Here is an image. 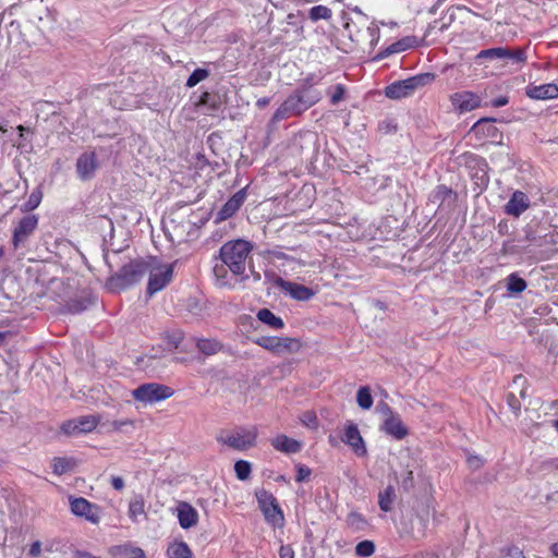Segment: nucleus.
I'll use <instances>...</instances> for the list:
<instances>
[{"instance_id": "obj_1", "label": "nucleus", "mask_w": 558, "mask_h": 558, "mask_svg": "<svg viewBox=\"0 0 558 558\" xmlns=\"http://www.w3.org/2000/svg\"><path fill=\"white\" fill-rule=\"evenodd\" d=\"M252 248L253 245L246 240H232L221 246L219 256L234 276H240L245 271V263Z\"/></svg>"}, {"instance_id": "obj_2", "label": "nucleus", "mask_w": 558, "mask_h": 558, "mask_svg": "<svg viewBox=\"0 0 558 558\" xmlns=\"http://www.w3.org/2000/svg\"><path fill=\"white\" fill-rule=\"evenodd\" d=\"M148 270V258L132 260L124 265L114 276H111L107 281V286L111 291L125 290L140 282L147 275Z\"/></svg>"}, {"instance_id": "obj_3", "label": "nucleus", "mask_w": 558, "mask_h": 558, "mask_svg": "<svg viewBox=\"0 0 558 558\" xmlns=\"http://www.w3.org/2000/svg\"><path fill=\"white\" fill-rule=\"evenodd\" d=\"M435 78L433 73H421L405 80L393 82L385 88L386 97L401 99L411 96L417 88L430 84Z\"/></svg>"}, {"instance_id": "obj_4", "label": "nucleus", "mask_w": 558, "mask_h": 558, "mask_svg": "<svg viewBox=\"0 0 558 558\" xmlns=\"http://www.w3.org/2000/svg\"><path fill=\"white\" fill-rule=\"evenodd\" d=\"M256 437L257 430L255 428L240 427L231 432H220L217 441L234 450L245 451L255 445Z\"/></svg>"}, {"instance_id": "obj_5", "label": "nucleus", "mask_w": 558, "mask_h": 558, "mask_svg": "<svg viewBox=\"0 0 558 558\" xmlns=\"http://www.w3.org/2000/svg\"><path fill=\"white\" fill-rule=\"evenodd\" d=\"M149 262V274L147 293L153 295L162 290L173 277V266L162 265L160 266L156 257H148Z\"/></svg>"}, {"instance_id": "obj_6", "label": "nucleus", "mask_w": 558, "mask_h": 558, "mask_svg": "<svg viewBox=\"0 0 558 558\" xmlns=\"http://www.w3.org/2000/svg\"><path fill=\"white\" fill-rule=\"evenodd\" d=\"M173 395V389L169 386L148 383L138 386L132 390V397L142 403H156L170 398Z\"/></svg>"}, {"instance_id": "obj_7", "label": "nucleus", "mask_w": 558, "mask_h": 558, "mask_svg": "<svg viewBox=\"0 0 558 558\" xmlns=\"http://www.w3.org/2000/svg\"><path fill=\"white\" fill-rule=\"evenodd\" d=\"M256 498L266 521L272 525H280L283 522V513L274 495L260 489L256 492Z\"/></svg>"}, {"instance_id": "obj_8", "label": "nucleus", "mask_w": 558, "mask_h": 558, "mask_svg": "<svg viewBox=\"0 0 558 558\" xmlns=\"http://www.w3.org/2000/svg\"><path fill=\"white\" fill-rule=\"evenodd\" d=\"M71 512L80 518H84L92 524H98L101 519V509L98 505L92 504L86 498L73 497L69 498Z\"/></svg>"}, {"instance_id": "obj_9", "label": "nucleus", "mask_w": 558, "mask_h": 558, "mask_svg": "<svg viewBox=\"0 0 558 558\" xmlns=\"http://www.w3.org/2000/svg\"><path fill=\"white\" fill-rule=\"evenodd\" d=\"M194 223L184 217L177 216L170 219L165 230L169 240L173 243H182L189 240V235L193 230Z\"/></svg>"}, {"instance_id": "obj_10", "label": "nucleus", "mask_w": 558, "mask_h": 558, "mask_svg": "<svg viewBox=\"0 0 558 558\" xmlns=\"http://www.w3.org/2000/svg\"><path fill=\"white\" fill-rule=\"evenodd\" d=\"M38 226V217L36 215H26L17 223L13 230L12 245L14 250L24 246L29 236L34 233Z\"/></svg>"}, {"instance_id": "obj_11", "label": "nucleus", "mask_w": 558, "mask_h": 558, "mask_svg": "<svg viewBox=\"0 0 558 558\" xmlns=\"http://www.w3.org/2000/svg\"><path fill=\"white\" fill-rule=\"evenodd\" d=\"M306 110L307 108L303 105L302 98L294 90L275 111L271 121L276 123L292 116H300Z\"/></svg>"}, {"instance_id": "obj_12", "label": "nucleus", "mask_w": 558, "mask_h": 558, "mask_svg": "<svg viewBox=\"0 0 558 558\" xmlns=\"http://www.w3.org/2000/svg\"><path fill=\"white\" fill-rule=\"evenodd\" d=\"M275 283L281 290L288 292L294 300L308 301L314 296V291L311 288L295 282L287 281L281 277H277Z\"/></svg>"}, {"instance_id": "obj_13", "label": "nucleus", "mask_w": 558, "mask_h": 558, "mask_svg": "<svg viewBox=\"0 0 558 558\" xmlns=\"http://www.w3.org/2000/svg\"><path fill=\"white\" fill-rule=\"evenodd\" d=\"M451 102L460 112H469L481 106V98L471 92H461L451 96Z\"/></svg>"}, {"instance_id": "obj_14", "label": "nucleus", "mask_w": 558, "mask_h": 558, "mask_svg": "<svg viewBox=\"0 0 558 558\" xmlns=\"http://www.w3.org/2000/svg\"><path fill=\"white\" fill-rule=\"evenodd\" d=\"M246 198L245 189L238 191L234 195H232L221 207V209L217 214V220L223 221L228 218L232 217L243 205Z\"/></svg>"}, {"instance_id": "obj_15", "label": "nucleus", "mask_w": 558, "mask_h": 558, "mask_svg": "<svg viewBox=\"0 0 558 558\" xmlns=\"http://www.w3.org/2000/svg\"><path fill=\"white\" fill-rule=\"evenodd\" d=\"M342 440L350 446L357 456L366 454L365 442L360 434L357 426L353 423H350L344 432V437Z\"/></svg>"}, {"instance_id": "obj_16", "label": "nucleus", "mask_w": 558, "mask_h": 558, "mask_svg": "<svg viewBox=\"0 0 558 558\" xmlns=\"http://www.w3.org/2000/svg\"><path fill=\"white\" fill-rule=\"evenodd\" d=\"M529 207L530 199L527 195L521 191H515L505 205V213L513 217H519Z\"/></svg>"}, {"instance_id": "obj_17", "label": "nucleus", "mask_w": 558, "mask_h": 558, "mask_svg": "<svg viewBox=\"0 0 558 558\" xmlns=\"http://www.w3.org/2000/svg\"><path fill=\"white\" fill-rule=\"evenodd\" d=\"M97 168V159L95 153H84L76 161V171L82 180H89L93 178Z\"/></svg>"}, {"instance_id": "obj_18", "label": "nucleus", "mask_w": 558, "mask_h": 558, "mask_svg": "<svg viewBox=\"0 0 558 558\" xmlns=\"http://www.w3.org/2000/svg\"><path fill=\"white\" fill-rule=\"evenodd\" d=\"M178 519L182 529L195 526L198 522V513L190 504L182 501L178 505Z\"/></svg>"}, {"instance_id": "obj_19", "label": "nucleus", "mask_w": 558, "mask_h": 558, "mask_svg": "<svg viewBox=\"0 0 558 558\" xmlns=\"http://www.w3.org/2000/svg\"><path fill=\"white\" fill-rule=\"evenodd\" d=\"M381 430L395 437L396 439H403L408 435V429L403 425L398 414L395 416L386 417L381 424Z\"/></svg>"}, {"instance_id": "obj_20", "label": "nucleus", "mask_w": 558, "mask_h": 558, "mask_svg": "<svg viewBox=\"0 0 558 558\" xmlns=\"http://www.w3.org/2000/svg\"><path fill=\"white\" fill-rule=\"evenodd\" d=\"M526 95L533 99H554L558 97V86L551 83L530 86L526 88Z\"/></svg>"}, {"instance_id": "obj_21", "label": "nucleus", "mask_w": 558, "mask_h": 558, "mask_svg": "<svg viewBox=\"0 0 558 558\" xmlns=\"http://www.w3.org/2000/svg\"><path fill=\"white\" fill-rule=\"evenodd\" d=\"M495 121L496 119L493 118H482L473 124L471 131L476 136L495 138L498 134V129L494 125Z\"/></svg>"}, {"instance_id": "obj_22", "label": "nucleus", "mask_w": 558, "mask_h": 558, "mask_svg": "<svg viewBox=\"0 0 558 558\" xmlns=\"http://www.w3.org/2000/svg\"><path fill=\"white\" fill-rule=\"evenodd\" d=\"M271 445L278 451L286 453H296L301 450V444L286 435H279L274 438Z\"/></svg>"}, {"instance_id": "obj_23", "label": "nucleus", "mask_w": 558, "mask_h": 558, "mask_svg": "<svg viewBox=\"0 0 558 558\" xmlns=\"http://www.w3.org/2000/svg\"><path fill=\"white\" fill-rule=\"evenodd\" d=\"M93 304V300L90 298H75L69 300L64 306L62 312L69 314H80L88 308L89 305Z\"/></svg>"}, {"instance_id": "obj_24", "label": "nucleus", "mask_w": 558, "mask_h": 558, "mask_svg": "<svg viewBox=\"0 0 558 558\" xmlns=\"http://www.w3.org/2000/svg\"><path fill=\"white\" fill-rule=\"evenodd\" d=\"M414 37H404L393 44H391L389 47H387L384 51H380L377 56L378 59H384L386 57H389L390 54L398 53L401 51H404L409 48L413 47Z\"/></svg>"}, {"instance_id": "obj_25", "label": "nucleus", "mask_w": 558, "mask_h": 558, "mask_svg": "<svg viewBox=\"0 0 558 558\" xmlns=\"http://www.w3.org/2000/svg\"><path fill=\"white\" fill-rule=\"evenodd\" d=\"M295 90L302 98V102L307 109L317 104L322 98L320 92L312 86H302Z\"/></svg>"}, {"instance_id": "obj_26", "label": "nucleus", "mask_w": 558, "mask_h": 558, "mask_svg": "<svg viewBox=\"0 0 558 558\" xmlns=\"http://www.w3.org/2000/svg\"><path fill=\"white\" fill-rule=\"evenodd\" d=\"M396 499V492L393 486L388 485L384 490L378 494V506L384 512H389L393 508Z\"/></svg>"}, {"instance_id": "obj_27", "label": "nucleus", "mask_w": 558, "mask_h": 558, "mask_svg": "<svg viewBox=\"0 0 558 558\" xmlns=\"http://www.w3.org/2000/svg\"><path fill=\"white\" fill-rule=\"evenodd\" d=\"M257 318L262 323L268 325L271 328L275 329H281L284 326L283 320L276 316L268 308H262L257 313Z\"/></svg>"}, {"instance_id": "obj_28", "label": "nucleus", "mask_w": 558, "mask_h": 558, "mask_svg": "<svg viewBox=\"0 0 558 558\" xmlns=\"http://www.w3.org/2000/svg\"><path fill=\"white\" fill-rule=\"evenodd\" d=\"M505 56L501 57V60L511 63H524L526 61V53L523 48L510 49L504 47Z\"/></svg>"}, {"instance_id": "obj_29", "label": "nucleus", "mask_w": 558, "mask_h": 558, "mask_svg": "<svg viewBox=\"0 0 558 558\" xmlns=\"http://www.w3.org/2000/svg\"><path fill=\"white\" fill-rule=\"evenodd\" d=\"M302 347L300 339L283 337L279 338V354L281 353H295Z\"/></svg>"}, {"instance_id": "obj_30", "label": "nucleus", "mask_w": 558, "mask_h": 558, "mask_svg": "<svg viewBox=\"0 0 558 558\" xmlns=\"http://www.w3.org/2000/svg\"><path fill=\"white\" fill-rule=\"evenodd\" d=\"M113 555L117 558H145V554L141 548L119 546L113 549Z\"/></svg>"}, {"instance_id": "obj_31", "label": "nucleus", "mask_w": 558, "mask_h": 558, "mask_svg": "<svg viewBox=\"0 0 558 558\" xmlns=\"http://www.w3.org/2000/svg\"><path fill=\"white\" fill-rule=\"evenodd\" d=\"M356 402L363 410H369L373 405V397L368 386H362L356 392Z\"/></svg>"}, {"instance_id": "obj_32", "label": "nucleus", "mask_w": 558, "mask_h": 558, "mask_svg": "<svg viewBox=\"0 0 558 558\" xmlns=\"http://www.w3.org/2000/svg\"><path fill=\"white\" fill-rule=\"evenodd\" d=\"M448 198H454L453 192L450 187L446 185H438L435 191L432 193L430 199L433 203H437L441 206Z\"/></svg>"}, {"instance_id": "obj_33", "label": "nucleus", "mask_w": 558, "mask_h": 558, "mask_svg": "<svg viewBox=\"0 0 558 558\" xmlns=\"http://www.w3.org/2000/svg\"><path fill=\"white\" fill-rule=\"evenodd\" d=\"M526 281L519 277L518 274H511L507 278V289L511 293H521L526 289Z\"/></svg>"}, {"instance_id": "obj_34", "label": "nucleus", "mask_w": 558, "mask_h": 558, "mask_svg": "<svg viewBox=\"0 0 558 558\" xmlns=\"http://www.w3.org/2000/svg\"><path fill=\"white\" fill-rule=\"evenodd\" d=\"M77 423H78V433L85 434V433H89L96 428L97 424L99 423V418H98V416H95V415H86V416L78 417Z\"/></svg>"}, {"instance_id": "obj_35", "label": "nucleus", "mask_w": 558, "mask_h": 558, "mask_svg": "<svg viewBox=\"0 0 558 558\" xmlns=\"http://www.w3.org/2000/svg\"><path fill=\"white\" fill-rule=\"evenodd\" d=\"M220 348V343L214 339H199L197 341V349L206 355L217 353Z\"/></svg>"}, {"instance_id": "obj_36", "label": "nucleus", "mask_w": 558, "mask_h": 558, "mask_svg": "<svg viewBox=\"0 0 558 558\" xmlns=\"http://www.w3.org/2000/svg\"><path fill=\"white\" fill-rule=\"evenodd\" d=\"M145 502L142 497H136L130 501L129 515L132 521H136L138 515L145 514Z\"/></svg>"}, {"instance_id": "obj_37", "label": "nucleus", "mask_w": 558, "mask_h": 558, "mask_svg": "<svg viewBox=\"0 0 558 558\" xmlns=\"http://www.w3.org/2000/svg\"><path fill=\"white\" fill-rule=\"evenodd\" d=\"M171 558H191L192 551L186 543H177L169 548Z\"/></svg>"}, {"instance_id": "obj_38", "label": "nucleus", "mask_w": 558, "mask_h": 558, "mask_svg": "<svg viewBox=\"0 0 558 558\" xmlns=\"http://www.w3.org/2000/svg\"><path fill=\"white\" fill-rule=\"evenodd\" d=\"M502 56H505L504 47H495V48L481 50L476 54L475 60L476 61H480L482 59H488V60L499 59V60H501Z\"/></svg>"}, {"instance_id": "obj_39", "label": "nucleus", "mask_w": 558, "mask_h": 558, "mask_svg": "<svg viewBox=\"0 0 558 558\" xmlns=\"http://www.w3.org/2000/svg\"><path fill=\"white\" fill-rule=\"evenodd\" d=\"M308 16L313 22L328 20L331 17V10L325 5H315L310 10Z\"/></svg>"}, {"instance_id": "obj_40", "label": "nucleus", "mask_w": 558, "mask_h": 558, "mask_svg": "<svg viewBox=\"0 0 558 558\" xmlns=\"http://www.w3.org/2000/svg\"><path fill=\"white\" fill-rule=\"evenodd\" d=\"M279 338L280 337H260L255 342L262 348L279 354Z\"/></svg>"}, {"instance_id": "obj_41", "label": "nucleus", "mask_w": 558, "mask_h": 558, "mask_svg": "<svg viewBox=\"0 0 558 558\" xmlns=\"http://www.w3.org/2000/svg\"><path fill=\"white\" fill-rule=\"evenodd\" d=\"M209 76V71L206 69H196L192 72L186 81V87L192 88L196 86L199 82L204 81Z\"/></svg>"}, {"instance_id": "obj_42", "label": "nucleus", "mask_w": 558, "mask_h": 558, "mask_svg": "<svg viewBox=\"0 0 558 558\" xmlns=\"http://www.w3.org/2000/svg\"><path fill=\"white\" fill-rule=\"evenodd\" d=\"M43 194L39 190H35L29 195L27 202L22 206V211L28 213L37 208L41 202Z\"/></svg>"}, {"instance_id": "obj_43", "label": "nucleus", "mask_w": 558, "mask_h": 558, "mask_svg": "<svg viewBox=\"0 0 558 558\" xmlns=\"http://www.w3.org/2000/svg\"><path fill=\"white\" fill-rule=\"evenodd\" d=\"M374 551L375 544L368 539L362 541L355 546V554L359 557H369L374 554Z\"/></svg>"}, {"instance_id": "obj_44", "label": "nucleus", "mask_w": 558, "mask_h": 558, "mask_svg": "<svg viewBox=\"0 0 558 558\" xmlns=\"http://www.w3.org/2000/svg\"><path fill=\"white\" fill-rule=\"evenodd\" d=\"M234 471L239 480L245 481L250 477L251 464L245 460H239L234 464Z\"/></svg>"}, {"instance_id": "obj_45", "label": "nucleus", "mask_w": 558, "mask_h": 558, "mask_svg": "<svg viewBox=\"0 0 558 558\" xmlns=\"http://www.w3.org/2000/svg\"><path fill=\"white\" fill-rule=\"evenodd\" d=\"M228 266L226 264H220V265H215L213 271H214V275L218 281V283L221 286V287H225V286H228L229 282L227 280V276H228Z\"/></svg>"}, {"instance_id": "obj_46", "label": "nucleus", "mask_w": 558, "mask_h": 558, "mask_svg": "<svg viewBox=\"0 0 558 558\" xmlns=\"http://www.w3.org/2000/svg\"><path fill=\"white\" fill-rule=\"evenodd\" d=\"M71 462L65 458H54L52 461L53 472L62 475L71 470Z\"/></svg>"}, {"instance_id": "obj_47", "label": "nucleus", "mask_w": 558, "mask_h": 558, "mask_svg": "<svg viewBox=\"0 0 558 558\" xmlns=\"http://www.w3.org/2000/svg\"><path fill=\"white\" fill-rule=\"evenodd\" d=\"M61 430L65 434V435H69V436H74V435H78V423H77V418H74V420H70V421H66L64 422L62 425H61Z\"/></svg>"}, {"instance_id": "obj_48", "label": "nucleus", "mask_w": 558, "mask_h": 558, "mask_svg": "<svg viewBox=\"0 0 558 558\" xmlns=\"http://www.w3.org/2000/svg\"><path fill=\"white\" fill-rule=\"evenodd\" d=\"M165 338L170 347L177 349L183 340V332L180 330L167 332Z\"/></svg>"}, {"instance_id": "obj_49", "label": "nucleus", "mask_w": 558, "mask_h": 558, "mask_svg": "<svg viewBox=\"0 0 558 558\" xmlns=\"http://www.w3.org/2000/svg\"><path fill=\"white\" fill-rule=\"evenodd\" d=\"M348 523L355 530H361L366 524L364 518L359 513H350L348 517Z\"/></svg>"}, {"instance_id": "obj_50", "label": "nucleus", "mask_w": 558, "mask_h": 558, "mask_svg": "<svg viewBox=\"0 0 558 558\" xmlns=\"http://www.w3.org/2000/svg\"><path fill=\"white\" fill-rule=\"evenodd\" d=\"M302 423L310 428H317L318 422L317 416L314 412H305L301 417Z\"/></svg>"}, {"instance_id": "obj_51", "label": "nucleus", "mask_w": 558, "mask_h": 558, "mask_svg": "<svg viewBox=\"0 0 558 558\" xmlns=\"http://www.w3.org/2000/svg\"><path fill=\"white\" fill-rule=\"evenodd\" d=\"M287 24L294 28L296 33L302 32V20L298 14L290 13L287 16Z\"/></svg>"}, {"instance_id": "obj_52", "label": "nucleus", "mask_w": 558, "mask_h": 558, "mask_svg": "<svg viewBox=\"0 0 558 558\" xmlns=\"http://www.w3.org/2000/svg\"><path fill=\"white\" fill-rule=\"evenodd\" d=\"M507 403L515 415H519L521 410V402L513 392L507 396Z\"/></svg>"}, {"instance_id": "obj_53", "label": "nucleus", "mask_w": 558, "mask_h": 558, "mask_svg": "<svg viewBox=\"0 0 558 558\" xmlns=\"http://www.w3.org/2000/svg\"><path fill=\"white\" fill-rule=\"evenodd\" d=\"M401 487L404 492H410L414 487V477L412 471H407L401 480Z\"/></svg>"}, {"instance_id": "obj_54", "label": "nucleus", "mask_w": 558, "mask_h": 558, "mask_svg": "<svg viewBox=\"0 0 558 558\" xmlns=\"http://www.w3.org/2000/svg\"><path fill=\"white\" fill-rule=\"evenodd\" d=\"M344 94H345V88L343 87V85H341V84L336 85L335 93L331 95V98H330V102L332 105H337L338 102H340L343 99Z\"/></svg>"}, {"instance_id": "obj_55", "label": "nucleus", "mask_w": 558, "mask_h": 558, "mask_svg": "<svg viewBox=\"0 0 558 558\" xmlns=\"http://www.w3.org/2000/svg\"><path fill=\"white\" fill-rule=\"evenodd\" d=\"M376 411L378 413L381 414V416L384 417V420L386 417H390V416H395L396 413L392 411V409L389 407L388 403L386 402H379L377 405H376Z\"/></svg>"}, {"instance_id": "obj_56", "label": "nucleus", "mask_w": 558, "mask_h": 558, "mask_svg": "<svg viewBox=\"0 0 558 558\" xmlns=\"http://www.w3.org/2000/svg\"><path fill=\"white\" fill-rule=\"evenodd\" d=\"M296 471H298L296 478H295L296 482H304L311 475V469L303 464H298Z\"/></svg>"}, {"instance_id": "obj_57", "label": "nucleus", "mask_w": 558, "mask_h": 558, "mask_svg": "<svg viewBox=\"0 0 558 558\" xmlns=\"http://www.w3.org/2000/svg\"><path fill=\"white\" fill-rule=\"evenodd\" d=\"M197 105L198 106H210L213 109H217V102L216 101H211V96L208 92H204L198 101H197Z\"/></svg>"}, {"instance_id": "obj_58", "label": "nucleus", "mask_w": 558, "mask_h": 558, "mask_svg": "<svg viewBox=\"0 0 558 558\" xmlns=\"http://www.w3.org/2000/svg\"><path fill=\"white\" fill-rule=\"evenodd\" d=\"M501 553L508 558H525L521 550L518 548L502 549Z\"/></svg>"}, {"instance_id": "obj_59", "label": "nucleus", "mask_w": 558, "mask_h": 558, "mask_svg": "<svg viewBox=\"0 0 558 558\" xmlns=\"http://www.w3.org/2000/svg\"><path fill=\"white\" fill-rule=\"evenodd\" d=\"M280 558H294V551L289 545H282L279 549Z\"/></svg>"}, {"instance_id": "obj_60", "label": "nucleus", "mask_w": 558, "mask_h": 558, "mask_svg": "<svg viewBox=\"0 0 558 558\" xmlns=\"http://www.w3.org/2000/svg\"><path fill=\"white\" fill-rule=\"evenodd\" d=\"M40 554H41V543L39 541H36L31 545L28 555L36 558V557L40 556Z\"/></svg>"}, {"instance_id": "obj_61", "label": "nucleus", "mask_w": 558, "mask_h": 558, "mask_svg": "<svg viewBox=\"0 0 558 558\" xmlns=\"http://www.w3.org/2000/svg\"><path fill=\"white\" fill-rule=\"evenodd\" d=\"M509 98L507 96H500L492 100L490 105L495 108L504 107L508 105Z\"/></svg>"}, {"instance_id": "obj_62", "label": "nucleus", "mask_w": 558, "mask_h": 558, "mask_svg": "<svg viewBox=\"0 0 558 558\" xmlns=\"http://www.w3.org/2000/svg\"><path fill=\"white\" fill-rule=\"evenodd\" d=\"M525 240L531 242V243H535L538 246H542L541 236H536L534 234V232H532L531 230H526V232H525Z\"/></svg>"}, {"instance_id": "obj_63", "label": "nucleus", "mask_w": 558, "mask_h": 558, "mask_svg": "<svg viewBox=\"0 0 558 558\" xmlns=\"http://www.w3.org/2000/svg\"><path fill=\"white\" fill-rule=\"evenodd\" d=\"M111 485L117 490H122L124 488V481L120 476H112L111 477Z\"/></svg>"}, {"instance_id": "obj_64", "label": "nucleus", "mask_w": 558, "mask_h": 558, "mask_svg": "<svg viewBox=\"0 0 558 558\" xmlns=\"http://www.w3.org/2000/svg\"><path fill=\"white\" fill-rule=\"evenodd\" d=\"M74 555L76 558H98V557L92 555L90 553L84 551V550H76L74 553Z\"/></svg>"}]
</instances>
